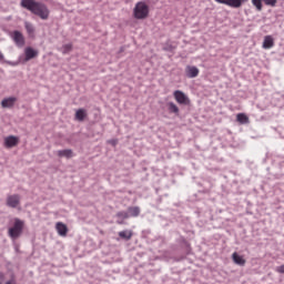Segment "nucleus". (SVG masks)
Returning a JSON list of instances; mask_svg holds the SVG:
<instances>
[{
  "instance_id": "f257e3e1",
  "label": "nucleus",
  "mask_w": 284,
  "mask_h": 284,
  "mask_svg": "<svg viewBox=\"0 0 284 284\" xmlns=\"http://www.w3.org/2000/svg\"><path fill=\"white\" fill-rule=\"evenodd\" d=\"M20 7L43 21L50 18V9L43 2L37 0H21Z\"/></svg>"
},
{
  "instance_id": "f03ea898",
  "label": "nucleus",
  "mask_w": 284,
  "mask_h": 284,
  "mask_svg": "<svg viewBox=\"0 0 284 284\" xmlns=\"http://www.w3.org/2000/svg\"><path fill=\"white\" fill-rule=\"evenodd\" d=\"M26 222L19 217L13 219V225L8 229V236L12 241H17L21 237L23 230H24Z\"/></svg>"
},
{
  "instance_id": "7ed1b4c3",
  "label": "nucleus",
  "mask_w": 284,
  "mask_h": 284,
  "mask_svg": "<svg viewBox=\"0 0 284 284\" xmlns=\"http://www.w3.org/2000/svg\"><path fill=\"white\" fill-rule=\"evenodd\" d=\"M150 14V7L145 1H140L135 4L133 9V16L136 20H144Z\"/></svg>"
},
{
  "instance_id": "20e7f679",
  "label": "nucleus",
  "mask_w": 284,
  "mask_h": 284,
  "mask_svg": "<svg viewBox=\"0 0 284 284\" xmlns=\"http://www.w3.org/2000/svg\"><path fill=\"white\" fill-rule=\"evenodd\" d=\"M9 37L18 48H23L26 45V38L21 31L14 30L9 33Z\"/></svg>"
},
{
  "instance_id": "39448f33",
  "label": "nucleus",
  "mask_w": 284,
  "mask_h": 284,
  "mask_svg": "<svg viewBox=\"0 0 284 284\" xmlns=\"http://www.w3.org/2000/svg\"><path fill=\"white\" fill-rule=\"evenodd\" d=\"M219 4L230 7L232 9H241L243 4L247 3V0H214Z\"/></svg>"
},
{
  "instance_id": "423d86ee",
  "label": "nucleus",
  "mask_w": 284,
  "mask_h": 284,
  "mask_svg": "<svg viewBox=\"0 0 284 284\" xmlns=\"http://www.w3.org/2000/svg\"><path fill=\"white\" fill-rule=\"evenodd\" d=\"M6 205L10 209H19L21 205L20 194H10L7 196Z\"/></svg>"
},
{
  "instance_id": "0eeeda50",
  "label": "nucleus",
  "mask_w": 284,
  "mask_h": 284,
  "mask_svg": "<svg viewBox=\"0 0 284 284\" xmlns=\"http://www.w3.org/2000/svg\"><path fill=\"white\" fill-rule=\"evenodd\" d=\"M175 101L181 105H187L190 103V98L181 90H175L173 92Z\"/></svg>"
},
{
  "instance_id": "6e6552de",
  "label": "nucleus",
  "mask_w": 284,
  "mask_h": 284,
  "mask_svg": "<svg viewBox=\"0 0 284 284\" xmlns=\"http://www.w3.org/2000/svg\"><path fill=\"white\" fill-rule=\"evenodd\" d=\"M19 144V138L16 135H8L4 138L3 145L7 149H12Z\"/></svg>"
},
{
  "instance_id": "1a4fd4ad",
  "label": "nucleus",
  "mask_w": 284,
  "mask_h": 284,
  "mask_svg": "<svg viewBox=\"0 0 284 284\" xmlns=\"http://www.w3.org/2000/svg\"><path fill=\"white\" fill-rule=\"evenodd\" d=\"M39 55V51L33 49L32 47H27L24 49V61L26 62H29L33 59H36L37 57Z\"/></svg>"
},
{
  "instance_id": "9d476101",
  "label": "nucleus",
  "mask_w": 284,
  "mask_h": 284,
  "mask_svg": "<svg viewBox=\"0 0 284 284\" xmlns=\"http://www.w3.org/2000/svg\"><path fill=\"white\" fill-rule=\"evenodd\" d=\"M18 101V99L16 97H9V98H4L1 101V106L3 109H11L14 106L16 102Z\"/></svg>"
},
{
  "instance_id": "9b49d317",
  "label": "nucleus",
  "mask_w": 284,
  "mask_h": 284,
  "mask_svg": "<svg viewBox=\"0 0 284 284\" xmlns=\"http://www.w3.org/2000/svg\"><path fill=\"white\" fill-rule=\"evenodd\" d=\"M55 230L60 236H67L69 232L68 225L63 222H57Z\"/></svg>"
},
{
  "instance_id": "f8f14e48",
  "label": "nucleus",
  "mask_w": 284,
  "mask_h": 284,
  "mask_svg": "<svg viewBox=\"0 0 284 284\" xmlns=\"http://www.w3.org/2000/svg\"><path fill=\"white\" fill-rule=\"evenodd\" d=\"M200 75V69L195 65H189L186 68V77L189 79H195Z\"/></svg>"
},
{
  "instance_id": "ddd939ff",
  "label": "nucleus",
  "mask_w": 284,
  "mask_h": 284,
  "mask_svg": "<svg viewBox=\"0 0 284 284\" xmlns=\"http://www.w3.org/2000/svg\"><path fill=\"white\" fill-rule=\"evenodd\" d=\"M116 223L122 225L124 224V221L130 219V213L128 211H119L116 214Z\"/></svg>"
},
{
  "instance_id": "4468645a",
  "label": "nucleus",
  "mask_w": 284,
  "mask_h": 284,
  "mask_svg": "<svg viewBox=\"0 0 284 284\" xmlns=\"http://www.w3.org/2000/svg\"><path fill=\"white\" fill-rule=\"evenodd\" d=\"M274 48V38L272 36H265L263 41V49L271 50Z\"/></svg>"
},
{
  "instance_id": "2eb2a0df",
  "label": "nucleus",
  "mask_w": 284,
  "mask_h": 284,
  "mask_svg": "<svg viewBox=\"0 0 284 284\" xmlns=\"http://www.w3.org/2000/svg\"><path fill=\"white\" fill-rule=\"evenodd\" d=\"M88 116V112L84 108L78 109L75 111V120L79 122H83Z\"/></svg>"
},
{
  "instance_id": "dca6fc26",
  "label": "nucleus",
  "mask_w": 284,
  "mask_h": 284,
  "mask_svg": "<svg viewBox=\"0 0 284 284\" xmlns=\"http://www.w3.org/2000/svg\"><path fill=\"white\" fill-rule=\"evenodd\" d=\"M166 105H168L169 113L180 115V108L178 106V104L170 101V102L166 103Z\"/></svg>"
},
{
  "instance_id": "f3484780",
  "label": "nucleus",
  "mask_w": 284,
  "mask_h": 284,
  "mask_svg": "<svg viewBox=\"0 0 284 284\" xmlns=\"http://www.w3.org/2000/svg\"><path fill=\"white\" fill-rule=\"evenodd\" d=\"M129 217H138L141 214L140 206H129L128 207Z\"/></svg>"
},
{
  "instance_id": "a211bd4d",
  "label": "nucleus",
  "mask_w": 284,
  "mask_h": 284,
  "mask_svg": "<svg viewBox=\"0 0 284 284\" xmlns=\"http://www.w3.org/2000/svg\"><path fill=\"white\" fill-rule=\"evenodd\" d=\"M59 158L72 159L73 151L71 149L58 150Z\"/></svg>"
},
{
  "instance_id": "6ab92c4d",
  "label": "nucleus",
  "mask_w": 284,
  "mask_h": 284,
  "mask_svg": "<svg viewBox=\"0 0 284 284\" xmlns=\"http://www.w3.org/2000/svg\"><path fill=\"white\" fill-rule=\"evenodd\" d=\"M236 121L242 125L250 124V118L245 113H237Z\"/></svg>"
},
{
  "instance_id": "aec40b11",
  "label": "nucleus",
  "mask_w": 284,
  "mask_h": 284,
  "mask_svg": "<svg viewBox=\"0 0 284 284\" xmlns=\"http://www.w3.org/2000/svg\"><path fill=\"white\" fill-rule=\"evenodd\" d=\"M0 284H18L14 275L10 277V280H6V275L3 273H0Z\"/></svg>"
},
{
  "instance_id": "412c9836",
  "label": "nucleus",
  "mask_w": 284,
  "mask_h": 284,
  "mask_svg": "<svg viewBox=\"0 0 284 284\" xmlns=\"http://www.w3.org/2000/svg\"><path fill=\"white\" fill-rule=\"evenodd\" d=\"M119 236L125 241H130L133 236V232L130 230H123L119 232Z\"/></svg>"
},
{
  "instance_id": "4be33fe9",
  "label": "nucleus",
  "mask_w": 284,
  "mask_h": 284,
  "mask_svg": "<svg viewBox=\"0 0 284 284\" xmlns=\"http://www.w3.org/2000/svg\"><path fill=\"white\" fill-rule=\"evenodd\" d=\"M233 262L240 266H245V260L241 255H239L236 252L232 254Z\"/></svg>"
},
{
  "instance_id": "5701e85b",
  "label": "nucleus",
  "mask_w": 284,
  "mask_h": 284,
  "mask_svg": "<svg viewBox=\"0 0 284 284\" xmlns=\"http://www.w3.org/2000/svg\"><path fill=\"white\" fill-rule=\"evenodd\" d=\"M73 50L72 43H67L61 47L62 54H69Z\"/></svg>"
},
{
  "instance_id": "b1692460",
  "label": "nucleus",
  "mask_w": 284,
  "mask_h": 284,
  "mask_svg": "<svg viewBox=\"0 0 284 284\" xmlns=\"http://www.w3.org/2000/svg\"><path fill=\"white\" fill-rule=\"evenodd\" d=\"M252 4L258 12L263 11V0H252Z\"/></svg>"
},
{
  "instance_id": "393cba45",
  "label": "nucleus",
  "mask_w": 284,
  "mask_h": 284,
  "mask_svg": "<svg viewBox=\"0 0 284 284\" xmlns=\"http://www.w3.org/2000/svg\"><path fill=\"white\" fill-rule=\"evenodd\" d=\"M0 63H6L8 65H11V67H16L17 63L16 62H12V61H7L4 59V54L2 53V51H0Z\"/></svg>"
},
{
  "instance_id": "a878e982",
  "label": "nucleus",
  "mask_w": 284,
  "mask_h": 284,
  "mask_svg": "<svg viewBox=\"0 0 284 284\" xmlns=\"http://www.w3.org/2000/svg\"><path fill=\"white\" fill-rule=\"evenodd\" d=\"M24 28H26V30H27V32H28L29 34L34 33V27H33L32 23L26 22V23H24Z\"/></svg>"
},
{
  "instance_id": "bb28decb",
  "label": "nucleus",
  "mask_w": 284,
  "mask_h": 284,
  "mask_svg": "<svg viewBox=\"0 0 284 284\" xmlns=\"http://www.w3.org/2000/svg\"><path fill=\"white\" fill-rule=\"evenodd\" d=\"M262 2H264V4L267 7L275 8L278 0H262Z\"/></svg>"
},
{
  "instance_id": "cd10ccee",
  "label": "nucleus",
  "mask_w": 284,
  "mask_h": 284,
  "mask_svg": "<svg viewBox=\"0 0 284 284\" xmlns=\"http://www.w3.org/2000/svg\"><path fill=\"white\" fill-rule=\"evenodd\" d=\"M174 50H175V48L172 44H168V45L163 47V51H165V52H173Z\"/></svg>"
},
{
  "instance_id": "c85d7f7f",
  "label": "nucleus",
  "mask_w": 284,
  "mask_h": 284,
  "mask_svg": "<svg viewBox=\"0 0 284 284\" xmlns=\"http://www.w3.org/2000/svg\"><path fill=\"white\" fill-rule=\"evenodd\" d=\"M276 272L280 274H284V264H282L281 266H277Z\"/></svg>"
},
{
  "instance_id": "c756f323",
  "label": "nucleus",
  "mask_w": 284,
  "mask_h": 284,
  "mask_svg": "<svg viewBox=\"0 0 284 284\" xmlns=\"http://www.w3.org/2000/svg\"><path fill=\"white\" fill-rule=\"evenodd\" d=\"M0 73L3 74L4 73V70L2 68H0Z\"/></svg>"
}]
</instances>
